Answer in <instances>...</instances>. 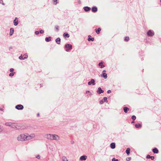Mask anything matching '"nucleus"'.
Returning a JSON list of instances; mask_svg holds the SVG:
<instances>
[{"mask_svg":"<svg viewBox=\"0 0 161 161\" xmlns=\"http://www.w3.org/2000/svg\"><path fill=\"white\" fill-rule=\"evenodd\" d=\"M86 93H88L90 92L89 91H87L86 92Z\"/></svg>","mask_w":161,"mask_h":161,"instance_id":"nucleus-48","label":"nucleus"},{"mask_svg":"<svg viewBox=\"0 0 161 161\" xmlns=\"http://www.w3.org/2000/svg\"><path fill=\"white\" fill-rule=\"evenodd\" d=\"M62 159L63 161H68L67 158L64 156H63L62 157Z\"/></svg>","mask_w":161,"mask_h":161,"instance_id":"nucleus-27","label":"nucleus"},{"mask_svg":"<svg viewBox=\"0 0 161 161\" xmlns=\"http://www.w3.org/2000/svg\"><path fill=\"white\" fill-rule=\"evenodd\" d=\"M51 37L50 36H49L48 37H46L45 38V40L47 42H48L51 41Z\"/></svg>","mask_w":161,"mask_h":161,"instance_id":"nucleus-22","label":"nucleus"},{"mask_svg":"<svg viewBox=\"0 0 161 161\" xmlns=\"http://www.w3.org/2000/svg\"><path fill=\"white\" fill-rule=\"evenodd\" d=\"M25 56V57H24V59H25L27 58L28 57V56L26 54H25L24 55H23V56Z\"/></svg>","mask_w":161,"mask_h":161,"instance_id":"nucleus-33","label":"nucleus"},{"mask_svg":"<svg viewBox=\"0 0 161 161\" xmlns=\"http://www.w3.org/2000/svg\"><path fill=\"white\" fill-rule=\"evenodd\" d=\"M39 32L38 31H36L35 32V34L36 35H38L39 34Z\"/></svg>","mask_w":161,"mask_h":161,"instance_id":"nucleus-42","label":"nucleus"},{"mask_svg":"<svg viewBox=\"0 0 161 161\" xmlns=\"http://www.w3.org/2000/svg\"><path fill=\"white\" fill-rule=\"evenodd\" d=\"M14 29L12 28H11L10 29V34L9 35L10 36H12L13 35L14 32Z\"/></svg>","mask_w":161,"mask_h":161,"instance_id":"nucleus-20","label":"nucleus"},{"mask_svg":"<svg viewBox=\"0 0 161 161\" xmlns=\"http://www.w3.org/2000/svg\"><path fill=\"white\" fill-rule=\"evenodd\" d=\"M92 84L93 85H94L95 84V80L93 79H92L90 81L88 82V85H89Z\"/></svg>","mask_w":161,"mask_h":161,"instance_id":"nucleus-8","label":"nucleus"},{"mask_svg":"<svg viewBox=\"0 0 161 161\" xmlns=\"http://www.w3.org/2000/svg\"><path fill=\"white\" fill-rule=\"evenodd\" d=\"M130 149L129 148H127L125 152L127 155H129L130 153Z\"/></svg>","mask_w":161,"mask_h":161,"instance_id":"nucleus-19","label":"nucleus"},{"mask_svg":"<svg viewBox=\"0 0 161 161\" xmlns=\"http://www.w3.org/2000/svg\"><path fill=\"white\" fill-rule=\"evenodd\" d=\"M17 19V18L16 17V18H15L14 20H15L16 21V20Z\"/></svg>","mask_w":161,"mask_h":161,"instance_id":"nucleus-53","label":"nucleus"},{"mask_svg":"<svg viewBox=\"0 0 161 161\" xmlns=\"http://www.w3.org/2000/svg\"><path fill=\"white\" fill-rule=\"evenodd\" d=\"M35 136L34 134H31L30 136L27 135V140H29L32 139Z\"/></svg>","mask_w":161,"mask_h":161,"instance_id":"nucleus-9","label":"nucleus"},{"mask_svg":"<svg viewBox=\"0 0 161 161\" xmlns=\"http://www.w3.org/2000/svg\"><path fill=\"white\" fill-rule=\"evenodd\" d=\"M17 140L19 141H24L27 140V135L21 134L17 137Z\"/></svg>","mask_w":161,"mask_h":161,"instance_id":"nucleus-1","label":"nucleus"},{"mask_svg":"<svg viewBox=\"0 0 161 161\" xmlns=\"http://www.w3.org/2000/svg\"><path fill=\"white\" fill-rule=\"evenodd\" d=\"M36 158L38 159H40V156L39 155H37L36 156Z\"/></svg>","mask_w":161,"mask_h":161,"instance_id":"nucleus-40","label":"nucleus"},{"mask_svg":"<svg viewBox=\"0 0 161 161\" xmlns=\"http://www.w3.org/2000/svg\"><path fill=\"white\" fill-rule=\"evenodd\" d=\"M0 3L2 4L3 5H5V4L3 3V1L2 0H0Z\"/></svg>","mask_w":161,"mask_h":161,"instance_id":"nucleus-37","label":"nucleus"},{"mask_svg":"<svg viewBox=\"0 0 161 161\" xmlns=\"http://www.w3.org/2000/svg\"><path fill=\"white\" fill-rule=\"evenodd\" d=\"M106 71L104 70L103 71V75H101V77L104 78V79H106L107 78V75L106 73Z\"/></svg>","mask_w":161,"mask_h":161,"instance_id":"nucleus-5","label":"nucleus"},{"mask_svg":"<svg viewBox=\"0 0 161 161\" xmlns=\"http://www.w3.org/2000/svg\"><path fill=\"white\" fill-rule=\"evenodd\" d=\"M129 37L128 36H126L125 38L124 41L127 42L129 40Z\"/></svg>","mask_w":161,"mask_h":161,"instance_id":"nucleus-30","label":"nucleus"},{"mask_svg":"<svg viewBox=\"0 0 161 161\" xmlns=\"http://www.w3.org/2000/svg\"><path fill=\"white\" fill-rule=\"evenodd\" d=\"M63 36L64 37L68 38L69 37V35L67 33H64L63 34Z\"/></svg>","mask_w":161,"mask_h":161,"instance_id":"nucleus-21","label":"nucleus"},{"mask_svg":"<svg viewBox=\"0 0 161 161\" xmlns=\"http://www.w3.org/2000/svg\"><path fill=\"white\" fill-rule=\"evenodd\" d=\"M83 9H84V10L86 12L88 11H90L91 9V8L90 7H87V6H85V7H84Z\"/></svg>","mask_w":161,"mask_h":161,"instance_id":"nucleus-13","label":"nucleus"},{"mask_svg":"<svg viewBox=\"0 0 161 161\" xmlns=\"http://www.w3.org/2000/svg\"><path fill=\"white\" fill-rule=\"evenodd\" d=\"M103 99L104 100V101L105 102H106V101H107V98L106 97H104L103 98Z\"/></svg>","mask_w":161,"mask_h":161,"instance_id":"nucleus-43","label":"nucleus"},{"mask_svg":"<svg viewBox=\"0 0 161 161\" xmlns=\"http://www.w3.org/2000/svg\"><path fill=\"white\" fill-rule=\"evenodd\" d=\"M60 139L59 137L57 135L52 134L51 140H56L58 141Z\"/></svg>","mask_w":161,"mask_h":161,"instance_id":"nucleus-3","label":"nucleus"},{"mask_svg":"<svg viewBox=\"0 0 161 161\" xmlns=\"http://www.w3.org/2000/svg\"><path fill=\"white\" fill-rule=\"evenodd\" d=\"M112 161H119L118 159H116L115 158H113L112 160Z\"/></svg>","mask_w":161,"mask_h":161,"instance_id":"nucleus-36","label":"nucleus"},{"mask_svg":"<svg viewBox=\"0 0 161 161\" xmlns=\"http://www.w3.org/2000/svg\"><path fill=\"white\" fill-rule=\"evenodd\" d=\"M90 36H91L89 35L88 36V40L89 41H93L94 40V38L93 37H92L91 38H90Z\"/></svg>","mask_w":161,"mask_h":161,"instance_id":"nucleus-23","label":"nucleus"},{"mask_svg":"<svg viewBox=\"0 0 161 161\" xmlns=\"http://www.w3.org/2000/svg\"><path fill=\"white\" fill-rule=\"evenodd\" d=\"M56 43L58 44H60L61 39L59 37L57 38L55 40Z\"/></svg>","mask_w":161,"mask_h":161,"instance_id":"nucleus-18","label":"nucleus"},{"mask_svg":"<svg viewBox=\"0 0 161 161\" xmlns=\"http://www.w3.org/2000/svg\"><path fill=\"white\" fill-rule=\"evenodd\" d=\"M97 8L96 6H94L92 8V11L93 12L95 13L97 12Z\"/></svg>","mask_w":161,"mask_h":161,"instance_id":"nucleus-12","label":"nucleus"},{"mask_svg":"<svg viewBox=\"0 0 161 161\" xmlns=\"http://www.w3.org/2000/svg\"><path fill=\"white\" fill-rule=\"evenodd\" d=\"M160 2L161 3V0H160Z\"/></svg>","mask_w":161,"mask_h":161,"instance_id":"nucleus-55","label":"nucleus"},{"mask_svg":"<svg viewBox=\"0 0 161 161\" xmlns=\"http://www.w3.org/2000/svg\"><path fill=\"white\" fill-rule=\"evenodd\" d=\"M14 73L15 74V72L14 73H11L9 74V76H13L14 75Z\"/></svg>","mask_w":161,"mask_h":161,"instance_id":"nucleus-35","label":"nucleus"},{"mask_svg":"<svg viewBox=\"0 0 161 161\" xmlns=\"http://www.w3.org/2000/svg\"><path fill=\"white\" fill-rule=\"evenodd\" d=\"M134 122V120H133V121H132L131 122V123H133Z\"/></svg>","mask_w":161,"mask_h":161,"instance_id":"nucleus-51","label":"nucleus"},{"mask_svg":"<svg viewBox=\"0 0 161 161\" xmlns=\"http://www.w3.org/2000/svg\"><path fill=\"white\" fill-rule=\"evenodd\" d=\"M98 65L99 66H100L101 68H102L105 66L103 64V63L102 62H100L98 64Z\"/></svg>","mask_w":161,"mask_h":161,"instance_id":"nucleus-24","label":"nucleus"},{"mask_svg":"<svg viewBox=\"0 0 161 161\" xmlns=\"http://www.w3.org/2000/svg\"><path fill=\"white\" fill-rule=\"evenodd\" d=\"M87 159V156L86 155H83L80 157V160H86Z\"/></svg>","mask_w":161,"mask_h":161,"instance_id":"nucleus-11","label":"nucleus"},{"mask_svg":"<svg viewBox=\"0 0 161 161\" xmlns=\"http://www.w3.org/2000/svg\"><path fill=\"white\" fill-rule=\"evenodd\" d=\"M3 130L2 129L1 127L0 126V132H1Z\"/></svg>","mask_w":161,"mask_h":161,"instance_id":"nucleus-47","label":"nucleus"},{"mask_svg":"<svg viewBox=\"0 0 161 161\" xmlns=\"http://www.w3.org/2000/svg\"><path fill=\"white\" fill-rule=\"evenodd\" d=\"M110 147L112 149H114L115 147V144L114 142L112 143L110 145Z\"/></svg>","mask_w":161,"mask_h":161,"instance_id":"nucleus-15","label":"nucleus"},{"mask_svg":"<svg viewBox=\"0 0 161 161\" xmlns=\"http://www.w3.org/2000/svg\"><path fill=\"white\" fill-rule=\"evenodd\" d=\"M101 30V29L100 28H98L97 29L96 31V32L97 34H99L100 33V32Z\"/></svg>","mask_w":161,"mask_h":161,"instance_id":"nucleus-28","label":"nucleus"},{"mask_svg":"<svg viewBox=\"0 0 161 161\" xmlns=\"http://www.w3.org/2000/svg\"><path fill=\"white\" fill-rule=\"evenodd\" d=\"M23 108V106L21 104L17 105L15 107V108L18 110H22Z\"/></svg>","mask_w":161,"mask_h":161,"instance_id":"nucleus-6","label":"nucleus"},{"mask_svg":"<svg viewBox=\"0 0 161 161\" xmlns=\"http://www.w3.org/2000/svg\"><path fill=\"white\" fill-rule=\"evenodd\" d=\"M72 45L70 44H66L65 45L64 48L65 49V51L68 52L69 50H71L72 49Z\"/></svg>","mask_w":161,"mask_h":161,"instance_id":"nucleus-2","label":"nucleus"},{"mask_svg":"<svg viewBox=\"0 0 161 161\" xmlns=\"http://www.w3.org/2000/svg\"><path fill=\"white\" fill-rule=\"evenodd\" d=\"M131 118L133 120H135L136 119V117L135 115H133L131 117Z\"/></svg>","mask_w":161,"mask_h":161,"instance_id":"nucleus-31","label":"nucleus"},{"mask_svg":"<svg viewBox=\"0 0 161 161\" xmlns=\"http://www.w3.org/2000/svg\"><path fill=\"white\" fill-rule=\"evenodd\" d=\"M55 27L56 28V29L57 30H58V28H59V27L58 26H55Z\"/></svg>","mask_w":161,"mask_h":161,"instance_id":"nucleus-44","label":"nucleus"},{"mask_svg":"<svg viewBox=\"0 0 161 161\" xmlns=\"http://www.w3.org/2000/svg\"><path fill=\"white\" fill-rule=\"evenodd\" d=\"M154 32L151 30H149L147 33V35L150 37L153 36L154 35Z\"/></svg>","mask_w":161,"mask_h":161,"instance_id":"nucleus-4","label":"nucleus"},{"mask_svg":"<svg viewBox=\"0 0 161 161\" xmlns=\"http://www.w3.org/2000/svg\"><path fill=\"white\" fill-rule=\"evenodd\" d=\"M52 134H49L45 135V137L47 139L51 140Z\"/></svg>","mask_w":161,"mask_h":161,"instance_id":"nucleus-7","label":"nucleus"},{"mask_svg":"<svg viewBox=\"0 0 161 161\" xmlns=\"http://www.w3.org/2000/svg\"><path fill=\"white\" fill-rule=\"evenodd\" d=\"M58 0H53V1L55 5H56L57 4V1Z\"/></svg>","mask_w":161,"mask_h":161,"instance_id":"nucleus-34","label":"nucleus"},{"mask_svg":"<svg viewBox=\"0 0 161 161\" xmlns=\"http://www.w3.org/2000/svg\"><path fill=\"white\" fill-rule=\"evenodd\" d=\"M97 92L99 94H101L104 92V91L100 87H99L98 88V90L97 91Z\"/></svg>","mask_w":161,"mask_h":161,"instance_id":"nucleus-10","label":"nucleus"},{"mask_svg":"<svg viewBox=\"0 0 161 161\" xmlns=\"http://www.w3.org/2000/svg\"><path fill=\"white\" fill-rule=\"evenodd\" d=\"M71 143L72 144H73L74 143V141H71Z\"/></svg>","mask_w":161,"mask_h":161,"instance_id":"nucleus-46","label":"nucleus"},{"mask_svg":"<svg viewBox=\"0 0 161 161\" xmlns=\"http://www.w3.org/2000/svg\"><path fill=\"white\" fill-rule=\"evenodd\" d=\"M142 126L141 124H136L135 125V127L136 128H139L141 127Z\"/></svg>","mask_w":161,"mask_h":161,"instance_id":"nucleus-26","label":"nucleus"},{"mask_svg":"<svg viewBox=\"0 0 161 161\" xmlns=\"http://www.w3.org/2000/svg\"><path fill=\"white\" fill-rule=\"evenodd\" d=\"M153 152L154 153H158V150L156 148H155L152 150Z\"/></svg>","mask_w":161,"mask_h":161,"instance_id":"nucleus-16","label":"nucleus"},{"mask_svg":"<svg viewBox=\"0 0 161 161\" xmlns=\"http://www.w3.org/2000/svg\"><path fill=\"white\" fill-rule=\"evenodd\" d=\"M127 158L128 159V160H130L131 159V158L130 157H128Z\"/></svg>","mask_w":161,"mask_h":161,"instance_id":"nucleus-49","label":"nucleus"},{"mask_svg":"<svg viewBox=\"0 0 161 161\" xmlns=\"http://www.w3.org/2000/svg\"><path fill=\"white\" fill-rule=\"evenodd\" d=\"M78 3H80V0H79V1H78Z\"/></svg>","mask_w":161,"mask_h":161,"instance_id":"nucleus-54","label":"nucleus"},{"mask_svg":"<svg viewBox=\"0 0 161 161\" xmlns=\"http://www.w3.org/2000/svg\"><path fill=\"white\" fill-rule=\"evenodd\" d=\"M23 55L22 56V55H21L19 57V58L20 59H24V58H23Z\"/></svg>","mask_w":161,"mask_h":161,"instance_id":"nucleus-32","label":"nucleus"},{"mask_svg":"<svg viewBox=\"0 0 161 161\" xmlns=\"http://www.w3.org/2000/svg\"><path fill=\"white\" fill-rule=\"evenodd\" d=\"M5 125L7 126L12 127V123H7L5 124Z\"/></svg>","mask_w":161,"mask_h":161,"instance_id":"nucleus-25","label":"nucleus"},{"mask_svg":"<svg viewBox=\"0 0 161 161\" xmlns=\"http://www.w3.org/2000/svg\"><path fill=\"white\" fill-rule=\"evenodd\" d=\"M14 26H17L18 24V21H16L15 20H14Z\"/></svg>","mask_w":161,"mask_h":161,"instance_id":"nucleus-29","label":"nucleus"},{"mask_svg":"<svg viewBox=\"0 0 161 161\" xmlns=\"http://www.w3.org/2000/svg\"><path fill=\"white\" fill-rule=\"evenodd\" d=\"M10 72H11V73H13V71H14V69H13V68H11L10 69Z\"/></svg>","mask_w":161,"mask_h":161,"instance_id":"nucleus-39","label":"nucleus"},{"mask_svg":"<svg viewBox=\"0 0 161 161\" xmlns=\"http://www.w3.org/2000/svg\"><path fill=\"white\" fill-rule=\"evenodd\" d=\"M123 109L124 112L125 113H127L129 110V108L127 107H124Z\"/></svg>","mask_w":161,"mask_h":161,"instance_id":"nucleus-14","label":"nucleus"},{"mask_svg":"<svg viewBox=\"0 0 161 161\" xmlns=\"http://www.w3.org/2000/svg\"><path fill=\"white\" fill-rule=\"evenodd\" d=\"M111 91L110 90H108L107 91L108 93H110L111 92Z\"/></svg>","mask_w":161,"mask_h":161,"instance_id":"nucleus-45","label":"nucleus"},{"mask_svg":"<svg viewBox=\"0 0 161 161\" xmlns=\"http://www.w3.org/2000/svg\"><path fill=\"white\" fill-rule=\"evenodd\" d=\"M0 110H1L2 111H3V108H1Z\"/></svg>","mask_w":161,"mask_h":161,"instance_id":"nucleus-52","label":"nucleus"},{"mask_svg":"<svg viewBox=\"0 0 161 161\" xmlns=\"http://www.w3.org/2000/svg\"><path fill=\"white\" fill-rule=\"evenodd\" d=\"M147 159L151 158V160H153L154 159V157L153 156H150L149 155L147 156Z\"/></svg>","mask_w":161,"mask_h":161,"instance_id":"nucleus-17","label":"nucleus"},{"mask_svg":"<svg viewBox=\"0 0 161 161\" xmlns=\"http://www.w3.org/2000/svg\"><path fill=\"white\" fill-rule=\"evenodd\" d=\"M39 115H40V114H39V113H38L37 114V116L38 117V116H39Z\"/></svg>","mask_w":161,"mask_h":161,"instance_id":"nucleus-50","label":"nucleus"},{"mask_svg":"<svg viewBox=\"0 0 161 161\" xmlns=\"http://www.w3.org/2000/svg\"><path fill=\"white\" fill-rule=\"evenodd\" d=\"M39 32L41 34H43L44 33V31L43 30L40 31Z\"/></svg>","mask_w":161,"mask_h":161,"instance_id":"nucleus-41","label":"nucleus"},{"mask_svg":"<svg viewBox=\"0 0 161 161\" xmlns=\"http://www.w3.org/2000/svg\"><path fill=\"white\" fill-rule=\"evenodd\" d=\"M103 103L104 101H103V100H101L99 101V103L101 104H103Z\"/></svg>","mask_w":161,"mask_h":161,"instance_id":"nucleus-38","label":"nucleus"}]
</instances>
